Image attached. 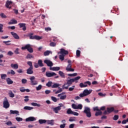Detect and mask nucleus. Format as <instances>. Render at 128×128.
Masks as SVG:
<instances>
[{
    "instance_id": "f257e3e1",
    "label": "nucleus",
    "mask_w": 128,
    "mask_h": 128,
    "mask_svg": "<svg viewBox=\"0 0 128 128\" xmlns=\"http://www.w3.org/2000/svg\"><path fill=\"white\" fill-rule=\"evenodd\" d=\"M27 36L30 38V40H42V36L35 35L34 36V33L30 32L27 35Z\"/></svg>"
},
{
    "instance_id": "f03ea898",
    "label": "nucleus",
    "mask_w": 128,
    "mask_h": 128,
    "mask_svg": "<svg viewBox=\"0 0 128 128\" xmlns=\"http://www.w3.org/2000/svg\"><path fill=\"white\" fill-rule=\"evenodd\" d=\"M72 82H74V80L72 78L67 80V82L66 84H64L62 86L63 90H68V86H70L72 84Z\"/></svg>"
},
{
    "instance_id": "7ed1b4c3",
    "label": "nucleus",
    "mask_w": 128,
    "mask_h": 128,
    "mask_svg": "<svg viewBox=\"0 0 128 128\" xmlns=\"http://www.w3.org/2000/svg\"><path fill=\"white\" fill-rule=\"evenodd\" d=\"M22 50H27L31 54L34 52V50L32 48V46L30 44H27L25 46L22 47Z\"/></svg>"
},
{
    "instance_id": "20e7f679",
    "label": "nucleus",
    "mask_w": 128,
    "mask_h": 128,
    "mask_svg": "<svg viewBox=\"0 0 128 128\" xmlns=\"http://www.w3.org/2000/svg\"><path fill=\"white\" fill-rule=\"evenodd\" d=\"M92 90H90L88 89H86L83 91L82 93L80 94V98H84V96H88V94H92Z\"/></svg>"
},
{
    "instance_id": "39448f33",
    "label": "nucleus",
    "mask_w": 128,
    "mask_h": 128,
    "mask_svg": "<svg viewBox=\"0 0 128 128\" xmlns=\"http://www.w3.org/2000/svg\"><path fill=\"white\" fill-rule=\"evenodd\" d=\"M84 114H86L87 118H92V112H90V108L88 107H84Z\"/></svg>"
},
{
    "instance_id": "423d86ee",
    "label": "nucleus",
    "mask_w": 128,
    "mask_h": 128,
    "mask_svg": "<svg viewBox=\"0 0 128 128\" xmlns=\"http://www.w3.org/2000/svg\"><path fill=\"white\" fill-rule=\"evenodd\" d=\"M114 112V107H108L106 110L104 112V114H110L112 112Z\"/></svg>"
},
{
    "instance_id": "0eeeda50",
    "label": "nucleus",
    "mask_w": 128,
    "mask_h": 128,
    "mask_svg": "<svg viewBox=\"0 0 128 128\" xmlns=\"http://www.w3.org/2000/svg\"><path fill=\"white\" fill-rule=\"evenodd\" d=\"M3 107L4 108H10V103L8 102V100L6 97L4 99V101L3 102Z\"/></svg>"
},
{
    "instance_id": "6e6552de",
    "label": "nucleus",
    "mask_w": 128,
    "mask_h": 128,
    "mask_svg": "<svg viewBox=\"0 0 128 128\" xmlns=\"http://www.w3.org/2000/svg\"><path fill=\"white\" fill-rule=\"evenodd\" d=\"M72 108L74 110H82V104H78V106L75 104H72Z\"/></svg>"
},
{
    "instance_id": "1a4fd4ad",
    "label": "nucleus",
    "mask_w": 128,
    "mask_h": 128,
    "mask_svg": "<svg viewBox=\"0 0 128 128\" xmlns=\"http://www.w3.org/2000/svg\"><path fill=\"white\" fill-rule=\"evenodd\" d=\"M32 86H36L38 84V82L36 80V77L32 76L30 78Z\"/></svg>"
},
{
    "instance_id": "9d476101",
    "label": "nucleus",
    "mask_w": 128,
    "mask_h": 128,
    "mask_svg": "<svg viewBox=\"0 0 128 128\" xmlns=\"http://www.w3.org/2000/svg\"><path fill=\"white\" fill-rule=\"evenodd\" d=\"M88 84L89 86H90V84H92V83L90 81H87L84 82V83L81 82L80 84V88H86V86H88Z\"/></svg>"
},
{
    "instance_id": "9b49d317",
    "label": "nucleus",
    "mask_w": 128,
    "mask_h": 128,
    "mask_svg": "<svg viewBox=\"0 0 128 128\" xmlns=\"http://www.w3.org/2000/svg\"><path fill=\"white\" fill-rule=\"evenodd\" d=\"M46 76L47 78H52V76H56V74L54 72H46Z\"/></svg>"
},
{
    "instance_id": "f8f14e48",
    "label": "nucleus",
    "mask_w": 128,
    "mask_h": 128,
    "mask_svg": "<svg viewBox=\"0 0 128 128\" xmlns=\"http://www.w3.org/2000/svg\"><path fill=\"white\" fill-rule=\"evenodd\" d=\"M44 63L46 64H47L48 66H50V68H52V66H54V63H52V62L48 60H44Z\"/></svg>"
},
{
    "instance_id": "ddd939ff",
    "label": "nucleus",
    "mask_w": 128,
    "mask_h": 128,
    "mask_svg": "<svg viewBox=\"0 0 128 128\" xmlns=\"http://www.w3.org/2000/svg\"><path fill=\"white\" fill-rule=\"evenodd\" d=\"M12 2L8 0L6 2V6L7 8L10 10L12 8Z\"/></svg>"
},
{
    "instance_id": "4468645a",
    "label": "nucleus",
    "mask_w": 128,
    "mask_h": 128,
    "mask_svg": "<svg viewBox=\"0 0 128 128\" xmlns=\"http://www.w3.org/2000/svg\"><path fill=\"white\" fill-rule=\"evenodd\" d=\"M20 26V28H22V30H24V32L26 30V24L24 23H20L18 24Z\"/></svg>"
},
{
    "instance_id": "2eb2a0df",
    "label": "nucleus",
    "mask_w": 128,
    "mask_h": 128,
    "mask_svg": "<svg viewBox=\"0 0 128 128\" xmlns=\"http://www.w3.org/2000/svg\"><path fill=\"white\" fill-rule=\"evenodd\" d=\"M36 120V118L34 116H30L26 119V122H34Z\"/></svg>"
},
{
    "instance_id": "dca6fc26",
    "label": "nucleus",
    "mask_w": 128,
    "mask_h": 128,
    "mask_svg": "<svg viewBox=\"0 0 128 128\" xmlns=\"http://www.w3.org/2000/svg\"><path fill=\"white\" fill-rule=\"evenodd\" d=\"M66 70L68 72H74V69L72 68V64H68L66 68Z\"/></svg>"
},
{
    "instance_id": "f3484780",
    "label": "nucleus",
    "mask_w": 128,
    "mask_h": 128,
    "mask_svg": "<svg viewBox=\"0 0 128 128\" xmlns=\"http://www.w3.org/2000/svg\"><path fill=\"white\" fill-rule=\"evenodd\" d=\"M34 68L30 67L28 69L26 70V74H34Z\"/></svg>"
},
{
    "instance_id": "a211bd4d",
    "label": "nucleus",
    "mask_w": 128,
    "mask_h": 128,
    "mask_svg": "<svg viewBox=\"0 0 128 128\" xmlns=\"http://www.w3.org/2000/svg\"><path fill=\"white\" fill-rule=\"evenodd\" d=\"M60 54H61L66 56V54H68V51L65 50L64 48H61L60 51Z\"/></svg>"
},
{
    "instance_id": "6ab92c4d",
    "label": "nucleus",
    "mask_w": 128,
    "mask_h": 128,
    "mask_svg": "<svg viewBox=\"0 0 128 128\" xmlns=\"http://www.w3.org/2000/svg\"><path fill=\"white\" fill-rule=\"evenodd\" d=\"M10 114H18V116H20V112L16 110H10Z\"/></svg>"
},
{
    "instance_id": "aec40b11",
    "label": "nucleus",
    "mask_w": 128,
    "mask_h": 128,
    "mask_svg": "<svg viewBox=\"0 0 128 128\" xmlns=\"http://www.w3.org/2000/svg\"><path fill=\"white\" fill-rule=\"evenodd\" d=\"M46 124H50V126H54V120H46Z\"/></svg>"
},
{
    "instance_id": "412c9836",
    "label": "nucleus",
    "mask_w": 128,
    "mask_h": 128,
    "mask_svg": "<svg viewBox=\"0 0 128 128\" xmlns=\"http://www.w3.org/2000/svg\"><path fill=\"white\" fill-rule=\"evenodd\" d=\"M10 34L12 35L14 38H16V40H20V36L18 35V34L14 33V32H11Z\"/></svg>"
},
{
    "instance_id": "4be33fe9",
    "label": "nucleus",
    "mask_w": 128,
    "mask_h": 128,
    "mask_svg": "<svg viewBox=\"0 0 128 128\" xmlns=\"http://www.w3.org/2000/svg\"><path fill=\"white\" fill-rule=\"evenodd\" d=\"M60 70V68L58 67V66L50 68V70L56 71V70Z\"/></svg>"
},
{
    "instance_id": "5701e85b",
    "label": "nucleus",
    "mask_w": 128,
    "mask_h": 128,
    "mask_svg": "<svg viewBox=\"0 0 128 128\" xmlns=\"http://www.w3.org/2000/svg\"><path fill=\"white\" fill-rule=\"evenodd\" d=\"M60 110H62V108H60V107L57 106L54 108L53 110L55 112V114H58V111Z\"/></svg>"
},
{
    "instance_id": "b1692460",
    "label": "nucleus",
    "mask_w": 128,
    "mask_h": 128,
    "mask_svg": "<svg viewBox=\"0 0 128 128\" xmlns=\"http://www.w3.org/2000/svg\"><path fill=\"white\" fill-rule=\"evenodd\" d=\"M6 81L8 84H14V81H12L10 78H7Z\"/></svg>"
},
{
    "instance_id": "393cba45",
    "label": "nucleus",
    "mask_w": 128,
    "mask_h": 128,
    "mask_svg": "<svg viewBox=\"0 0 128 128\" xmlns=\"http://www.w3.org/2000/svg\"><path fill=\"white\" fill-rule=\"evenodd\" d=\"M10 66L11 68H14L15 70H18V64H10Z\"/></svg>"
},
{
    "instance_id": "a878e982",
    "label": "nucleus",
    "mask_w": 128,
    "mask_h": 128,
    "mask_svg": "<svg viewBox=\"0 0 128 128\" xmlns=\"http://www.w3.org/2000/svg\"><path fill=\"white\" fill-rule=\"evenodd\" d=\"M18 24V21L14 19H12L11 22H8V24Z\"/></svg>"
},
{
    "instance_id": "bb28decb",
    "label": "nucleus",
    "mask_w": 128,
    "mask_h": 128,
    "mask_svg": "<svg viewBox=\"0 0 128 128\" xmlns=\"http://www.w3.org/2000/svg\"><path fill=\"white\" fill-rule=\"evenodd\" d=\"M38 122H39V124H46V120L40 119L38 120Z\"/></svg>"
},
{
    "instance_id": "cd10ccee",
    "label": "nucleus",
    "mask_w": 128,
    "mask_h": 128,
    "mask_svg": "<svg viewBox=\"0 0 128 128\" xmlns=\"http://www.w3.org/2000/svg\"><path fill=\"white\" fill-rule=\"evenodd\" d=\"M39 66H40V67H42L44 66V64L42 63V60H38V62Z\"/></svg>"
},
{
    "instance_id": "c85d7f7f",
    "label": "nucleus",
    "mask_w": 128,
    "mask_h": 128,
    "mask_svg": "<svg viewBox=\"0 0 128 128\" xmlns=\"http://www.w3.org/2000/svg\"><path fill=\"white\" fill-rule=\"evenodd\" d=\"M24 108L26 110H34V108L28 106H26L24 107Z\"/></svg>"
},
{
    "instance_id": "c756f323",
    "label": "nucleus",
    "mask_w": 128,
    "mask_h": 128,
    "mask_svg": "<svg viewBox=\"0 0 128 128\" xmlns=\"http://www.w3.org/2000/svg\"><path fill=\"white\" fill-rule=\"evenodd\" d=\"M102 112L100 111V110L96 112L95 116H102Z\"/></svg>"
},
{
    "instance_id": "7c9ffc66",
    "label": "nucleus",
    "mask_w": 128,
    "mask_h": 128,
    "mask_svg": "<svg viewBox=\"0 0 128 128\" xmlns=\"http://www.w3.org/2000/svg\"><path fill=\"white\" fill-rule=\"evenodd\" d=\"M58 74L62 78H66V76L64 75V72L62 71H59Z\"/></svg>"
},
{
    "instance_id": "2f4dec72",
    "label": "nucleus",
    "mask_w": 128,
    "mask_h": 128,
    "mask_svg": "<svg viewBox=\"0 0 128 128\" xmlns=\"http://www.w3.org/2000/svg\"><path fill=\"white\" fill-rule=\"evenodd\" d=\"M60 84H58V83H54L52 86V88H58L60 86Z\"/></svg>"
},
{
    "instance_id": "473e14b6",
    "label": "nucleus",
    "mask_w": 128,
    "mask_h": 128,
    "mask_svg": "<svg viewBox=\"0 0 128 128\" xmlns=\"http://www.w3.org/2000/svg\"><path fill=\"white\" fill-rule=\"evenodd\" d=\"M52 81H49L46 84V86H48V88H52Z\"/></svg>"
},
{
    "instance_id": "72a5a7b5",
    "label": "nucleus",
    "mask_w": 128,
    "mask_h": 128,
    "mask_svg": "<svg viewBox=\"0 0 128 128\" xmlns=\"http://www.w3.org/2000/svg\"><path fill=\"white\" fill-rule=\"evenodd\" d=\"M64 56H66L65 55H64V54H62L61 55L59 56V58L62 61L64 60Z\"/></svg>"
},
{
    "instance_id": "f704fd0d",
    "label": "nucleus",
    "mask_w": 128,
    "mask_h": 128,
    "mask_svg": "<svg viewBox=\"0 0 128 128\" xmlns=\"http://www.w3.org/2000/svg\"><path fill=\"white\" fill-rule=\"evenodd\" d=\"M26 58H34V56L32 55V54H28V55L26 56Z\"/></svg>"
},
{
    "instance_id": "c9c22d12",
    "label": "nucleus",
    "mask_w": 128,
    "mask_h": 128,
    "mask_svg": "<svg viewBox=\"0 0 128 128\" xmlns=\"http://www.w3.org/2000/svg\"><path fill=\"white\" fill-rule=\"evenodd\" d=\"M32 106H38V108H40V104H38L36 102H32L31 104Z\"/></svg>"
},
{
    "instance_id": "e433bc0d",
    "label": "nucleus",
    "mask_w": 128,
    "mask_h": 128,
    "mask_svg": "<svg viewBox=\"0 0 128 128\" xmlns=\"http://www.w3.org/2000/svg\"><path fill=\"white\" fill-rule=\"evenodd\" d=\"M76 56L78 58H80V50H76Z\"/></svg>"
},
{
    "instance_id": "4c0bfd02",
    "label": "nucleus",
    "mask_w": 128,
    "mask_h": 128,
    "mask_svg": "<svg viewBox=\"0 0 128 128\" xmlns=\"http://www.w3.org/2000/svg\"><path fill=\"white\" fill-rule=\"evenodd\" d=\"M50 54V51L46 50L45 52H44V54L45 56H49Z\"/></svg>"
},
{
    "instance_id": "58836bf2",
    "label": "nucleus",
    "mask_w": 128,
    "mask_h": 128,
    "mask_svg": "<svg viewBox=\"0 0 128 128\" xmlns=\"http://www.w3.org/2000/svg\"><path fill=\"white\" fill-rule=\"evenodd\" d=\"M72 112L73 111L72 110V109L70 108H68L66 112V113L68 114H72Z\"/></svg>"
},
{
    "instance_id": "ea45409f",
    "label": "nucleus",
    "mask_w": 128,
    "mask_h": 128,
    "mask_svg": "<svg viewBox=\"0 0 128 128\" xmlns=\"http://www.w3.org/2000/svg\"><path fill=\"white\" fill-rule=\"evenodd\" d=\"M51 99L52 100L53 102H58V99L54 97V96H52L51 97Z\"/></svg>"
},
{
    "instance_id": "a19ab883",
    "label": "nucleus",
    "mask_w": 128,
    "mask_h": 128,
    "mask_svg": "<svg viewBox=\"0 0 128 128\" xmlns=\"http://www.w3.org/2000/svg\"><path fill=\"white\" fill-rule=\"evenodd\" d=\"M42 88V84H40L38 86L36 87V90H40Z\"/></svg>"
},
{
    "instance_id": "79ce46f5",
    "label": "nucleus",
    "mask_w": 128,
    "mask_h": 128,
    "mask_svg": "<svg viewBox=\"0 0 128 128\" xmlns=\"http://www.w3.org/2000/svg\"><path fill=\"white\" fill-rule=\"evenodd\" d=\"M118 115H114L112 118V120H118Z\"/></svg>"
},
{
    "instance_id": "37998d69",
    "label": "nucleus",
    "mask_w": 128,
    "mask_h": 128,
    "mask_svg": "<svg viewBox=\"0 0 128 128\" xmlns=\"http://www.w3.org/2000/svg\"><path fill=\"white\" fill-rule=\"evenodd\" d=\"M80 76H78L77 77L74 78H72V80H73L74 82L76 80H80Z\"/></svg>"
},
{
    "instance_id": "c03bdc74",
    "label": "nucleus",
    "mask_w": 128,
    "mask_h": 128,
    "mask_svg": "<svg viewBox=\"0 0 128 128\" xmlns=\"http://www.w3.org/2000/svg\"><path fill=\"white\" fill-rule=\"evenodd\" d=\"M27 64L30 66V68H34V66H32V62L30 61L28 62Z\"/></svg>"
},
{
    "instance_id": "a18cd8bd",
    "label": "nucleus",
    "mask_w": 128,
    "mask_h": 128,
    "mask_svg": "<svg viewBox=\"0 0 128 128\" xmlns=\"http://www.w3.org/2000/svg\"><path fill=\"white\" fill-rule=\"evenodd\" d=\"M68 76H78L77 73H74V74H68Z\"/></svg>"
},
{
    "instance_id": "49530a36",
    "label": "nucleus",
    "mask_w": 128,
    "mask_h": 128,
    "mask_svg": "<svg viewBox=\"0 0 128 128\" xmlns=\"http://www.w3.org/2000/svg\"><path fill=\"white\" fill-rule=\"evenodd\" d=\"M6 74H1L2 80H6Z\"/></svg>"
},
{
    "instance_id": "de8ad7c7",
    "label": "nucleus",
    "mask_w": 128,
    "mask_h": 128,
    "mask_svg": "<svg viewBox=\"0 0 128 128\" xmlns=\"http://www.w3.org/2000/svg\"><path fill=\"white\" fill-rule=\"evenodd\" d=\"M69 122H76V117H70Z\"/></svg>"
},
{
    "instance_id": "09e8293b",
    "label": "nucleus",
    "mask_w": 128,
    "mask_h": 128,
    "mask_svg": "<svg viewBox=\"0 0 128 128\" xmlns=\"http://www.w3.org/2000/svg\"><path fill=\"white\" fill-rule=\"evenodd\" d=\"M16 120L17 122H22V118L20 117H16Z\"/></svg>"
},
{
    "instance_id": "8fccbe9b",
    "label": "nucleus",
    "mask_w": 128,
    "mask_h": 128,
    "mask_svg": "<svg viewBox=\"0 0 128 128\" xmlns=\"http://www.w3.org/2000/svg\"><path fill=\"white\" fill-rule=\"evenodd\" d=\"M74 88H76V86H72V87H70L68 88V91L69 92H72V90H74Z\"/></svg>"
},
{
    "instance_id": "3c124183",
    "label": "nucleus",
    "mask_w": 128,
    "mask_h": 128,
    "mask_svg": "<svg viewBox=\"0 0 128 128\" xmlns=\"http://www.w3.org/2000/svg\"><path fill=\"white\" fill-rule=\"evenodd\" d=\"M0 16H1L2 18H6V16L4 13H1L0 14Z\"/></svg>"
},
{
    "instance_id": "603ef678",
    "label": "nucleus",
    "mask_w": 128,
    "mask_h": 128,
    "mask_svg": "<svg viewBox=\"0 0 128 128\" xmlns=\"http://www.w3.org/2000/svg\"><path fill=\"white\" fill-rule=\"evenodd\" d=\"M3 28L4 25L2 24H0V32H4V30H2Z\"/></svg>"
},
{
    "instance_id": "864d4df0",
    "label": "nucleus",
    "mask_w": 128,
    "mask_h": 128,
    "mask_svg": "<svg viewBox=\"0 0 128 128\" xmlns=\"http://www.w3.org/2000/svg\"><path fill=\"white\" fill-rule=\"evenodd\" d=\"M16 74V72L14 70H11L10 72H8V74H13L14 75Z\"/></svg>"
},
{
    "instance_id": "5fc2aeb1",
    "label": "nucleus",
    "mask_w": 128,
    "mask_h": 128,
    "mask_svg": "<svg viewBox=\"0 0 128 128\" xmlns=\"http://www.w3.org/2000/svg\"><path fill=\"white\" fill-rule=\"evenodd\" d=\"M66 98V95H64V96H61L60 97V100H64Z\"/></svg>"
},
{
    "instance_id": "6e6d98bb",
    "label": "nucleus",
    "mask_w": 128,
    "mask_h": 128,
    "mask_svg": "<svg viewBox=\"0 0 128 128\" xmlns=\"http://www.w3.org/2000/svg\"><path fill=\"white\" fill-rule=\"evenodd\" d=\"M8 42H10V40L3 42V43L5 44H6V46H10V44H8Z\"/></svg>"
},
{
    "instance_id": "4d7b16f0",
    "label": "nucleus",
    "mask_w": 128,
    "mask_h": 128,
    "mask_svg": "<svg viewBox=\"0 0 128 128\" xmlns=\"http://www.w3.org/2000/svg\"><path fill=\"white\" fill-rule=\"evenodd\" d=\"M22 84H26V82H28V80H26V79H22Z\"/></svg>"
},
{
    "instance_id": "13d9d810",
    "label": "nucleus",
    "mask_w": 128,
    "mask_h": 128,
    "mask_svg": "<svg viewBox=\"0 0 128 128\" xmlns=\"http://www.w3.org/2000/svg\"><path fill=\"white\" fill-rule=\"evenodd\" d=\"M126 122H128V118L126 120H123L122 122V124H126Z\"/></svg>"
},
{
    "instance_id": "bf43d9fd",
    "label": "nucleus",
    "mask_w": 128,
    "mask_h": 128,
    "mask_svg": "<svg viewBox=\"0 0 128 128\" xmlns=\"http://www.w3.org/2000/svg\"><path fill=\"white\" fill-rule=\"evenodd\" d=\"M9 96L10 98H14V94L12 92L9 93Z\"/></svg>"
},
{
    "instance_id": "052dcab7",
    "label": "nucleus",
    "mask_w": 128,
    "mask_h": 128,
    "mask_svg": "<svg viewBox=\"0 0 128 128\" xmlns=\"http://www.w3.org/2000/svg\"><path fill=\"white\" fill-rule=\"evenodd\" d=\"M93 110H94V112H96H96H98V111L100 110V109L98 108V107L96 106V107H94V108H93Z\"/></svg>"
},
{
    "instance_id": "680f3d73",
    "label": "nucleus",
    "mask_w": 128,
    "mask_h": 128,
    "mask_svg": "<svg viewBox=\"0 0 128 128\" xmlns=\"http://www.w3.org/2000/svg\"><path fill=\"white\" fill-rule=\"evenodd\" d=\"M99 110H100V112H102V110H106V106H102L100 108V109H99Z\"/></svg>"
},
{
    "instance_id": "e2e57ef3",
    "label": "nucleus",
    "mask_w": 128,
    "mask_h": 128,
    "mask_svg": "<svg viewBox=\"0 0 128 128\" xmlns=\"http://www.w3.org/2000/svg\"><path fill=\"white\" fill-rule=\"evenodd\" d=\"M17 72H18V74H23L24 70H22V69H19L17 70Z\"/></svg>"
},
{
    "instance_id": "0e129e2a",
    "label": "nucleus",
    "mask_w": 128,
    "mask_h": 128,
    "mask_svg": "<svg viewBox=\"0 0 128 128\" xmlns=\"http://www.w3.org/2000/svg\"><path fill=\"white\" fill-rule=\"evenodd\" d=\"M24 98H26L24 100V101L26 102L30 100L28 99V96H25Z\"/></svg>"
},
{
    "instance_id": "69168bd1",
    "label": "nucleus",
    "mask_w": 128,
    "mask_h": 128,
    "mask_svg": "<svg viewBox=\"0 0 128 128\" xmlns=\"http://www.w3.org/2000/svg\"><path fill=\"white\" fill-rule=\"evenodd\" d=\"M14 54H20V52H18V48H16V50H14Z\"/></svg>"
},
{
    "instance_id": "338daca9",
    "label": "nucleus",
    "mask_w": 128,
    "mask_h": 128,
    "mask_svg": "<svg viewBox=\"0 0 128 128\" xmlns=\"http://www.w3.org/2000/svg\"><path fill=\"white\" fill-rule=\"evenodd\" d=\"M56 46V44L54 42H52L50 43V46Z\"/></svg>"
},
{
    "instance_id": "774afa93",
    "label": "nucleus",
    "mask_w": 128,
    "mask_h": 128,
    "mask_svg": "<svg viewBox=\"0 0 128 128\" xmlns=\"http://www.w3.org/2000/svg\"><path fill=\"white\" fill-rule=\"evenodd\" d=\"M74 126H76V124H70L69 126V128H74Z\"/></svg>"
}]
</instances>
